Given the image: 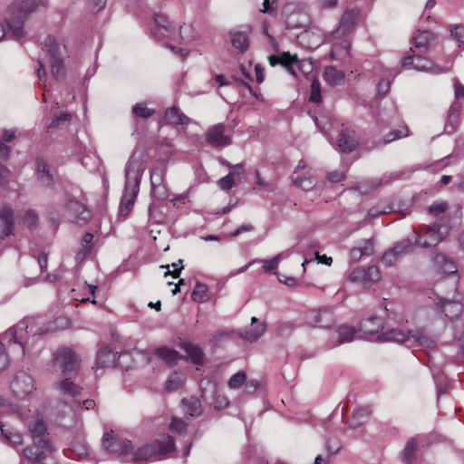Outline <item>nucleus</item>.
I'll list each match as a JSON object with an SVG mask.
<instances>
[{
  "label": "nucleus",
  "mask_w": 464,
  "mask_h": 464,
  "mask_svg": "<svg viewBox=\"0 0 464 464\" xmlns=\"http://www.w3.org/2000/svg\"><path fill=\"white\" fill-rule=\"evenodd\" d=\"M1 436L6 443L13 447H16L23 443V438L16 430L6 427V425H0Z\"/></svg>",
  "instance_id": "2f4dec72"
},
{
  "label": "nucleus",
  "mask_w": 464,
  "mask_h": 464,
  "mask_svg": "<svg viewBox=\"0 0 464 464\" xmlns=\"http://www.w3.org/2000/svg\"><path fill=\"white\" fill-rule=\"evenodd\" d=\"M344 72L337 70L334 66H327L324 68V79L331 86H336L344 82Z\"/></svg>",
  "instance_id": "c756f323"
},
{
  "label": "nucleus",
  "mask_w": 464,
  "mask_h": 464,
  "mask_svg": "<svg viewBox=\"0 0 464 464\" xmlns=\"http://www.w3.org/2000/svg\"><path fill=\"white\" fill-rule=\"evenodd\" d=\"M150 181H151L152 191L154 193H157V192L160 193V187L163 183L162 170H160L159 169H153L151 172V175H150Z\"/></svg>",
  "instance_id": "3c124183"
},
{
  "label": "nucleus",
  "mask_w": 464,
  "mask_h": 464,
  "mask_svg": "<svg viewBox=\"0 0 464 464\" xmlns=\"http://www.w3.org/2000/svg\"><path fill=\"white\" fill-rule=\"evenodd\" d=\"M117 355L110 348H101L97 354L96 365L99 368H111L115 365Z\"/></svg>",
  "instance_id": "cd10ccee"
},
{
  "label": "nucleus",
  "mask_w": 464,
  "mask_h": 464,
  "mask_svg": "<svg viewBox=\"0 0 464 464\" xmlns=\"http://www.w3.org/2000/svg\"><path fill=\"white\" fill-rule=\"evenodd\" d=\"M191 299L198 303L207 302L208 300V287L207 285L197 283L192 291Z\"/></svg>",
  "instance_id": "a19ab883"
},
{
  "label": "nucleus",
  "mask_w": 464,
  "mask_h": 464,
  "mask_svg": "<svg viewBox=\"0 0 464 464\" xmlns=\"http://www.w3.org/2000/svg\"><path fill=\"white\" fill-rule=\"evenodd\" d=\"M164 119L167 123L171 125L185 126L190 123V119L177 106L168 108L165 111Z\"/></svg>",
  "instance_id": "393cba45"
},
{
  "label": "nucleus",
  "mask_w": 464,
  "mask_h": 464,
  "mask_svg": "<svg viewBox=\"0 0 464 464\" xmlns=\"http://www.w3.org/2000/svg\"><path fill=\"white\" fill-rule=\"evenodd\" d=\"M37 7L35 0H21L14 3L9 7V14L5 19L7 32L0 23V41L6 35L11 34L14 39H21L24 36V20Z\"/></svg>",
  "instance_id": "f03ea898"
},
{
  "label": "nucleus",
  "mask_w": 464,
  "mask_h": 464,
  "mask_svg": "<svg viewBox=\"0 0 464 464\" xmlns=\"http://www.w3.org/2000/svg\"><path fill=\"white\" fill-rule=\"evenodd\" d=\"M23 222L29 229L36 227L38 223V215L34 210H26L23 216Z\"/></svg>",
  "instance_id": "864d4df0"
},
{
  "label": "nucleus",
  "mask_w": 464,
  "mask_h": 464,
  "mask_svg": "<svg viewBox=\"0 0 464 464\" xmlns=\"http://www.w3.org/2000/svg\"><path fill=\"white\" fill-rule=\"evenodd\" d=\"M231 44L234 48L244 53L249 46L248 36L243 32H231Z\"/></svg>",
  "instance_id": "e433bc0d"
},
{
  "label": "nucleus",
  "mask_w": 464,
  "mask_h": 464,
  "mask_svg": "<svg viewBox=\"0 0 464 464\" xmlns=\"http://www.w3.org/2000/svg\"><path fill=\"white\" fill-rule=\"evenodd\" d=\"M54 365L63 373L70 374L78 372L80 361L77 354L68 347L59 349L53 357Z\"/></svg>",
  "instance_id": "9d476101"
},
{
  "label": "nucleus",
  "mask_w": 464,
  "mask_h": 464,
  "mask_svg": "<svg viewBox=\"0 0 464 464\" xmlns=\"http://www.w3.org/2000/svg\"><path fill=\"white\" fill-rule=\"evenodd\" d=\"M438 305L442 309V312L450 319L458 318L462 313V304L459 302L449 300L446 298H440Z\"/></svg>",
  "instance_id": "a878e982"
},
{
  "label": "nucleus",
  "mask_w": 464,
  "mask_h": 464,
  "mask_svg": "<svg viewBox=\"0 0 464 464\" xmlns=\"http://www.w3.org/2000/svg\"><path fill=\"white\" fill-rule=\"evenodd\" d=\"M295 66L304 75L309 74L313 71V63L309 60H298Z\"/></svg>",
  "instance_id": "69168bd1"
},
{
  "label": "nucleus",
  "mask_w": 464,
  "mask_h": 464,
  "mask_svg": "<svg viewBox=\"0 0 464 464\" xmlns=\"http://www.w3.org/2000/svg\"><path fill=\"white\" fill-rule=\"evenodd\" d=\"M451 36L459 44H464V25L456 24L450 26Z\"/></svg>",
  "instance_id": "0e129e2a"
},
{
  "label": "nucleus",
  "mask_w": 464,
  "mask_h": 464,
  "mask_svg": "<svg viewBox=\"0 0 464 464\" xmlns=\"http://www.w3.org/2000/svg\"><path fill=\"white\" fill-rule=\"evenodd\" d=\"M402 174L403 172L400 171L385 173L380 179H373L371 181L372 188H377L380 186L388 185L391 182L399 179Z\"/></svg>",
  "instance_id": "37998d69"
},
{
  "label": "nucleus",
  "mask_w": 464,
  "mask_h": 464,
  "mask_svg": "<svg viewBox=\"0 0 464 464\" xmlns=\"http://www.w3.org/2000/svg\"><path fill=\"white\" fill-rule=\"evenodd\" d=\"M268 60L271 66L281 64L286 68L290 74L296 76V71L294 68L295 63L298 62V57L296 54L292 55L289 52H284L279 55H270Z\"/></svg>",
  "instance_id": "412c9836"
},
{
  "label": "nucleus",
  "mask_w": 464,
  "mask_h": 464,
  "mask_svg": "<svg viewBox=\"0 0 464 464\" xmlns=\"http://www.w3.org/2000/svg\"><path fill=\"white\" fill-rule=\"evenodd\" d=\"M175 450V441L170 436H164L151 444L139 448L126 462L142 464L147 461L162 459Z\"/></svg>",
  "instance_id": "20e7f679"
},
{
  "label": "nucleus",
  "mask_w": 464,
  "mask_h": 464,
  "mask_svg": "<svg viewBox=\"0 0 464 464\" xmlns=\"http://www.w3.org/2000/svg\"><path fill=\"white\" fill-rule=\"evenodd\" d=\"M44 50L49 56L51 72L56 80L63 79L65 75L63 58L66 48L63 43H59L54 37L48 36L44 43Z\"/></svg>",
  "instance_id": "39448f33"
},
{
  "label": "nucleus",
  "mask_w": 464,
  "mask_h": 464,
  "mask_svg": "<svg viewBox=\"0 0 464 464\" xmlns=\"http://www.w3.org/2000/svg\"><path fill=\"white\" fill-rule=\"evenodd\" d=\"M54 450L55 449L49 440H40L26 447L23 450V455L30 462L39 464L51 456Z\"/></svg>",
  "instance_id": "9b49d317"
},
{
  "label": "nucleus",
  "mask_w": 464,
  "mask_h": 464,
  "mask_svg": "<svg viewBox=\"0 0 464 464\" xmlns=\"http://www.w3.org/2000/svg\"><path fill=\"white\" fill-rule=\"evenodd\" d=\"M154 110L150 109L144 102H138L132 107V113L139 118L148 119L154 114Z\"/></svg>",
  "instance_id": "a18cd8bd"
},
{
  "label": "nucleus",
  "mask_w": 464,
  "mask_h": 464,
  "mask_svg": "<svg viewBox=\"0 0 464 464\" xmlns=\"http://www.w3.org/2000/svg\"><path fill=\"white\" fill-rule=\"evenodd\" d=\"M285 253H280L271 259L260 260L263 263V268L266 271H273L278 266L279 261L283 258Z\"/></svg>",
  "instance_id": "bf43d9fd"
},
{
  "label": "nucleus",
  "mask_w": 464,
  "mask_h": 464,
  "mask_svg": "<svg viewBox=\"0 0 464 464\" xmlns=\"http://www.w3.org/2000/svg\"><path fill=\"white\" fill-rule=\"evenodd\" d=\"M182 348L187 353L192 363L201 365L203 363V352L196 344L184 343Z\"/></svg>",
  "instance_id": "f704fd0d"
},
{
  "label": "nucleus",
  "mask_w": 464,
  "mask_h": 464,
  "mask_svg": "<svg viewBox=\"0 0 464 464\" xmlns=\"http://www.w3.org/2000/svg\"><path fill=\"white\" fill-rule=\"evenodd\" d=\"M14 215L9 206L0 208V247L3 241L14 233Z\"/></svg>",
  "instance_id": "dca6fc26"
},
{
  "label": "nucleus",
  "mask_w": 464,
  "mask_h": 464,
  "mask_svg": "<svg viewBox=\"0 0 464 464\" xmlns=\"http://www.w3.org/2000/svg\"><path fill=\"white\" fill-rule=\"evenodd\" d=\"M401 65L405 69H414L416 71L426 72L432 74H439L446 72V70L422 57L420 53H411V55L405 56L401 61Z\"/></svg>",
  "instance_id": "f8f14e48"
},
{
  "label": "nucleus",
  "mask_w": 464,
  "mask_h": 464,
  "mask_svg": "<svg viewBox=\"0 0 464 464\" xmlns=\"http://www.w3.org/2000/svg\"><path fill=\"white\" fill-rule=\"evenodd\" d=\"M382 329H383V320L380 316H372L361 323V331L368 337L376 336L377 341Z\"/></svg>",
  "instance_id": "5701e85b"
},
{
  "label": "nucleus",
  "mask_w": 464,
  "mask_h": 464,
  "mask_svg": "<svg viewBox=\"0 0 464 464\" xmlns=\"http://www.w3.org/2000/svg\"><path fill=\"white\" fill-rule=\"evenodd\" d=\"M36 175L37 179L43 187L50 188L53 184V177L50 170V166L43 158H36Z\"/></svg>",
  "instance_id": "4be33fe9"
},
{
  "label": "nucleus",
  "mask_w": 464,
  "mask_h": 464,
  "mask_svg": "<svg viewBox=\"0 0 464 464\" xmlns=\"http://www.w3.org/2000/svg\"><path fill=\"white\" fill-rule=\"evenodd\" d=\"M367 285L370 286L373 283L377 282L381 278V273L379 267L375 265L370 266L365 268Z\"/></svg>",
  "instance_id": "603ef678"
},
{
  "label": "nucleus",
  "mask_w": 464,
  "mask_h": 464,
  "mask_svg": "<svg viewBox=\"0 0 464 464\" xmlns=\"http://www.w3.org/2000/svg\"><path fill=\"white\" fill-rule=\"evenodd\" d=\"M361 12L358 8H348L342 14L339 23L329 37L333 40L341 39L350 34L360 19Z\"/></svg>",
  "instance_id": "1a4fd4ad"
},
{
  "label": "nucleus",
  "mask_w": 464,
  "mask_h": 464,
  "mask_svg": "<svg viewBox=\"0 0 464 464\" xmlns=\"http://www.w3.org/2000/svg\"><path fill=\"white\" fill-rule=\"evenodd\" d=\"M93 235L92 233H85L81 242V249L76 254V259L82 261L90 254L92 247Z\"/></svg>",
  "instance_id": "4c0bfd02"
},
{
  "label": "nucleus",
  "mask_w": 464,
  "mask_h": 464,
  "mask_svg": "<svg viewBox=\"0 0 464 464\" xmlns=\"http://www.w3.org/2000/svg\"><path fill=\"white\" fill-rule=\"evenodd\" d=\"M450 233L446 225L435 223L432 226H424L420 232H412L415 243L423 248L434 247L443 241Z\"/></svg>",
  "instance_id": "423d86ee"
},
{
  "label": "nucleus",
  "mask_w": 464,
  "mask_h": 464,
  "mask_svg": "<svg viewBox=\"0 0 464 464\" xmlns=\"http://www.w3.org/2000/svg\"><path fill=\"white\" fill-rule=\"evenodd\" d=\"M28 430L34 441L45 440L44 436L47 430V428L42 419L36 418L34 421L30 422L28 424Z\"/></svg>",
  "instance_id": "72a5a7b5"
},
{
  "label": "nucleus",
  "mask_w": 464,
  "mask_h": 464,
  "mask_svg": "<svg viewBox=\"0 0 464 464\" xmlns=\"http://www.w3.org/2000/svg\"><path fill=\"white\" fill-rule=\"evenodd\" d=\"M72 120V115L68 112H60L55 115L53 119L52 122L49 125V128H55L60 126L63 123L69 122Z\"/></svg>",
  "instance_id": "e2e57ef3"
},
{
  "label": "nucleus",
  "mask_w": 464,
  "mask_h": 464,
  "mask_svg": "<svg viewBox=\"0 0 464 464\" xmlns=\"http://www.w3.org/2000/svg\"><path fill=\"white\" fill-rule=\"evenodd\" d=\"M417 445H418L417 440L413 438L410 439L407 441V443L404 447V450L402 451V459L407 464H411L413 461L415 452L417 450Z\"/></svg>",
  "instance_id": "79ce46f5"
},
{
  "label": "nucleus",
  "mask_w": 464,
  "mask_h": 464,
  "mask_svg": "<svg viewBox=\"0 0 464 464\" xmlns=\"http://www.w3.org/2000/svg\"><path fill=\"white\" fill-rule=\"evenodd\" d=\"M184 382V376L178 372L172 373L165 383L168 391H176L182 386Z\"/></svg>",
  "instance_id": "49530a36"
},
{
  "label": "nucleus",
  "mask_w": 464,
  "mask_h": 464,
  "mask_svg": "<svg viewBox=\"0 0 464 464\" xmlns=\"http://www.w3.org/2000/svg\"><path fill=\"white\" fill-rule=\"evenodd\" d=\"M218 185L222 190H228L234 188L236 186V182L233 177V173L229 172L227 176L221 178L218 181Z\"/></svg>",
  "instance_id": "680f3d73"
},
{
  "label": "nucleus",
  "mask_w": 464,
  "mask_h": 464,
  "mask_svg": "<svg viewBox=\"0 0 464 464\" xmlns=\"http://www.w3.org/2000/svg\"><path fill=\"white\" fill-rule=\"evenodd\" d=\"M154 354L169 365H174L181 359L176 350L168 347L155 349Z\"/></svg>",
  "instance_id": "c85d7f7f"
},
{
  "label": "nucleus",
  "mask_w": 464,
  "mask_h": 464,
  "mask_svg": "<svg viewBox=\"0 0 464 464\" xmlns=\"http://www.w3.org/2000/svg\"><path fill=\"white\" fill-rule=\"evenodd\" d=\"M65 210L67 217L73 222L87 223L91 218V212L87 209L85 205L78 200L70 199L65 204Z\"/></svg>",
  "instance_id": "f3484780"
},
{
  "label": "nucleus",
  "mask_w": 464,
  "mask_h": 464,
  "mask_svg": "<svg viewBox=\"0 0 464 464\" xmlns=\"http://www.w3.org/2000/svg\"><path fill=\"white\" fill-rule=\"evenodd\" d=\"M306 324L318 328H330L335 323V315L329 308L309 311L305 315Z\"/></svg>",
  "instance_id": "ddd939ff"
},
{
  "label": "nucleus",
  "mask_w": 464,
  "mask_h": 464,
  "mask_svg": "<svg viewBox=\"0 0 464 464\" xmlns=\"http://www.w3.org/2000/svg\"><path fill=\"white\" fill-rule=\"evenodd\" d=\"M11 389L18 397L30 394L34 389V379L26 372H18L11 382Z\"/></svg>",
  "instance_id": "2eb2a0df"
},
{
  "label": "nucleus",
  "mask_w": 464,
  "mask_h": 464,
  "mask_svg": "<svg viewBox=\"0 0 464 464\" xmlns=\"http://www.w3.org/2000/svg\"><path fill=\"white\" fill-rule=\"evenodd\" d=\"M102 448L108 454L127 458L132 450V443L130 440L121 438L111 430L103 433Z\"/></svg>",
  "instance_id": "0eeeda50"
},
{
  "label": "nucleus",
  "mask_w": 464,
  "mask_h": 464,
  "mask_svg": "<svg viewBox=\"0 0 464 464\" xmlns=\"http://www.w3.org/2000/svg\"><path fill=\"white\" fill-rule=\"evenodd\" d=\"M246 379V375L245 372H237L229 379L227 385L230 389H238L245 383Z\"/></svg>",
  "instance_id": "5fc2aeb1"
},
{
  "label": "nucleus",
  "mask_w": 464,
  "mask_h": 464,
  "mask_svg": "<svg viewBox=\"0 0 464 464\" xmlns=\"http://www.w3.org/2000/svg\"><path fill=\"white\" fill-rule=\"evenodd\" d=\"M183 411L191 417H198L202 413V404L197 398L191 397L182 400Z\"/></svg>",
  "instance_id": "473e14b6"
},
{
  "label": "nucleus",
  "mask_w": 464,
  "mask_h": 464,
  "mask_svg": "<svg viewBox=\"0 0 464 464\" xmlns=\"http://www.w3.org/2000/svg\"><path fill=\"white\" fill-rule=\"evenodd\" d=\"M187 428L188 424L184 420L175 417L172 418L171 422L169 424L170 430L182 435L186 433Z\"/></svg>",
  "instance_id": "13d9d810"
},
{
  "label": "nucleus",
  "mask_w": 464,
  "mask_h": 464,
  "mask_svg": "<svg viewBox=\"0 0 464 464\" xmlns=\"http://www.w3.org/2000/svg\"><path fill=\"white\" fill-rule=\"evenodd\" d=\"M227 127L218 123L209 127L205 134L206 141L212 147H227L232 143L230 135L226 134Z\"/></svg>",
  "instance_id": "4468645a"
},
{
  "label": "nucleus",
  "mask_w": 464,
  "mask_h": 464,
  "mask_svg": "<svg viewBox=\"0 0 464 464\" xmlns=\"http://www.w3.org/2000/svg\"><path fill=\"white\" fill-rule=\"evenodd\" d=\"M448 208V204L443 201H436L429 207V212L432 215L443 213Z\"/></svg>",
  "instance_id": "338daca9"
},
{
  "label": "nucleus",
  "mask_w": 464,
  "mask_h": 464,
  "mask_svg": "<svg viewBox=\"0 0 464 464\" xmlns=\"http://www.w3.org/2000/svg\"><path fill=\"white\" fill-rule=\"evenodd\" d=\"M266 324L259 321L256 317L251 318V324L249 327L242 330L239 336L250 343L258 340L266 332Z\"/></svg>",
  "instance_id": "aec40b11"
},
{
  "label": "nucleus",
  "mask_w": 464,
  "mask_h": 464,
  "mask_svg": "<svg viewBox=\"0 0 464 464\" xmlns=\"http://www.w3.org/2000/svg\"><path fill=\"white\" fill-rule=\"evenodd\" d=\"M434 35L430 31H419L412 37V47H411V53H427L432 42L434 41Z\"/></svg>",
  "instance_id": "a211bd4d"
},
{
  "label": "nucleus",
  "mask_w": 464,
  "mask_h": 464,
  "mask_svg": "<svg viewBox=\"0 0 464 464\" xmlns=\"http://www.w3.org/2000/svg\"><path fill=\"white\" fill-rule=\"evenodd\" d=\"M310 101L316 103L322 101L321 84L318 79H314L311 83Z\"/></svg>",
  "instance_id": "4d7b16f0"
},
{
  "label": "nucleus",
  "mask_w": 464,
  "mask_h": 464,
  "mask_svg": "<svg viewBox=\"0 0 464 464\" xmlns=\"http://www.w3.org/2000/svg\"><path fill=\"white\" fill-rule=\"evenodd\" d=\"M174 27L167 17L161 14L154 16V26L151 28L152 34L157 38H169L174 34Z\"/></svg>",
  "instance_id": "6ab92c4d"
},
{
  "label": "nucleus",
  "mask_w": 464,
  "mask_h": 464,
  "mask_svg": "<svg viewBox=\"0 0 464 464\" xmlns=\"http://www.w3.org/2000/svg\"><path fill=\"white\" fill-rule=\"evenodd\" d=\"M56 388L64 395H69L71 397H75L81 393L82 388L70 381L69 379H65L55 384Z\"/></svg>",
  "instance_id": "c9c22d12"
},
{
  "label": "nucleus",
  "mask_w": 464,
  "mask_h": 464,
  "mask_svg": "<svg viewBox=\"0 0 464 464\" xmlns=\"http://www.w3.org/2000/svg\"><path fill=\"white\" fill-rule=\"evenodd\" d=\"M358 143L357 135L353 130H343L338 136V147L343 152L353 150Z\"/></svg>",
  "instance_id": "b1692460"
},
{
  "label": "nucleus",
  "mask_w": 464,
  "mask_h": 464,
  "mask_svg": "<svg viewBox=\"0 0 464 464\" xmlns=\"http://www.w3.org/2000/svg\"><path fill=\"white\" fill-rule=\"evenodd\" d=\"M144 170L145 156L142 151L135 150L125 167L124 193L120 204V214L124 218L132 210Z\"/></svg>",
  "instance_id": "f257e3e1"
},
{
  "label": "nucleus",
  "mask_w": 464,
  "mask_h": 464,
  "mask_svg": "<svg viewBox=\"0 0 464 464\" xmlns=\"http://www.w3.org/2000/svg\"><path fill=\"white\" fill-rule=\"evenodd\" d=\"M399 259L401 258L393 248L385 251L382 256V262L389 266L395 265Z\"/></svg>",
  "instance_id": "052dcab7"
},
{
  "label": "nucleus",
  "mask_w": 464,
  "mask_h": 464,
  "mask_svg": "<svg viewBox=\"0 0 464 464\" xmlns=\"http://www.w3.org/2000/svg\"><path fill=\"white\" fill-rule=\"evenodd\" d=\"M34 320L26 318L19 322L15 326L8 329L4 335V338L8 342L19 344L22 353H24V345L28 334H43L45 331L38 332L34 329Z\"/></svg>",
  "instance_id": "6e6552de"
},
{
  "label": "nucleus",
  "mask_w": 464,
  "mask_h": 464,
  "mask_svg": "<svg viewBox=\"0 0 464 464\" xmlns=\"http://www.w3.org/2000/svg\"><path fill=\"white\" fill-rule=\"evenodd\" d=\"M378 341L403 343L409 347L416 346L427 349L434 347L433 340L420 328L409 331L401 328L389 329L378 335Z\"/></svg>",
  "instance_id": "7ed1b4c3"
},
{
  "label": "nucleus",
  "mask_w": 464,
  "mask_h": 464,
  "mask_svg": "<svg viewBox=\"0 0 464 464\" xmlns=\"http://www.w3.org/2000/svg\"><path fill=\"white\" fill-rule=\"evenodd\" d=\"M294 184L295 186L308 191L315 186V179L311 175L297 177L294 179Z\"/></svg>",
  "instance_id": "09e8293b"
},
{
  "label": "nucleus",
  "mask_w": 464,
  "mask_h": 464,
  "mask_svg": "<svg viewBox=\"0 0 464 464\" xmlns=\"http://www.w3.org/2000/svg\"><path fill=\"white\" fill-rule=\"evenodd\" d=\"M359 247L364 256H371L374 252V244L371 238L363 240Z\"/></svg>",
  "instance_id": "774afa93"
},
{
  "label": "nucleus",
  "mask_w": 464,
  "mask_h": 464,
  "mask_svg": "<svg viewBox=\"0 0 464 464\" xmlns=\"http://www.w3.org/2000/svg\"><path fill=\"white\" fill-rule=\"evenodd\" d=\"M180 37L185 42H192L198 39V33L190 24H184L179 28Z\"/></svg>",
  "instance_id": "8fccbe9b"
},
{
  "label": "nucleus",
  "mask_w": 464,
  "mask_h": 464,
  "mask_svg": "<svg viewBox=\"0 0 464 464\" xmlns=\"http://www.w3.org/2000/svg\"><path fill=\"white\" fill-rule=\"evenodd\" d=\"M409 135V130L407 127H402L399 130H394L389 132L384 138V143H390L395 140L407 137Z\"/></svg>",
  "instance_id": "6e6d98bb"
},
{
  "label": "nucleus",
  "mask_w": 464,
  "mask_h": 464,
  "mask_svg": "<svg viewBox=\"0 0 464 464\" xmlns=\"http://www.w3.org/2000/svg\"><path fill=\"white\" fill-rule=\"evenodd\" d=\"M400 258L412 250V242L410 238L402 239L392 247Z\"/></svg>",
  "instance_id": "de8ad7c7"
},
{
  "label": "nucleus",
  "mask_w": 464,
  "mask_h": 464,
  "mask_svg": "<svg viewBox=\"0 0 464 464\" xmlns=\"http://www.w3.org/2000/svg\"><path fill=\"white\" fill-rule=\"evenodd\" d=\"M365 273H366L365 267L358 266L351 272V274L349 276V279L353 283L359 284V285H362L367 287L368 285H367Z\"/></svg>",
  "instance_id": "c03bdc74"
},
{
  "label": "nucleus",
  "mask_w": 464,
  "mask_h": 464,
  "mask_svg": "<svg viewBox=\"0 0 464 464\" xmlns=\"http://www.w3.org/2000/svg\"><path fill=\"white\" fill-rule=\"evenodd\" d=\"M371 415V410L367 407L357 409L353 414L350 426L352 428H357L364 423Z\"/></svg>",
  "instance_id": "ea45409f"
},
{
  "label": "nucleus",
  "mask_w": 464,
  "mask_h": 464,
  "mask_svg": "<svg viewBox=\"0 0 464 464\" xmlns=\"http://www.w3.org/2000/svg\"><path fill=\"white\" fill-rule=\"evenodd\" d=\"M337 343L336 345L350 343L354 339L355 331L353 327L347 324L340 325L336 330Z\"/></svg>",
  "instance_id": "58836bf2"
},
{
  "label": "nucleus",
  "mask_w": 464,
  "mask_h": 464,
  "mask_svg": "<svg viewBox=\"0 0 464 464\" xmlns=\"http://www.w3.org/2000/svg\"><path fill=\"white\" fill-rule=\"evenodd\" d=\"M461 103L454 102L449 111L448 119L445 124V131L449 134L455 131L460 122Z\"/></svg>",
  "instance_id": "bb28decb"
},
{
  "label": "nucleus",
  "mask_w": 464,
  "mask_h": 464,
  "mask_svg": "<svg viewBox=\"0 0 464 464\" xmlns=\"http://www.w3.org/2000/svg\"><path fill=\"white\" fill-rule=\"evenodd\" d=\"M433 262L443 274L451 275L457 272L456 264L443 254L436 255Z\"/></svg>",
  "instance_id": "7c9ffc66"
}]
</instances>
